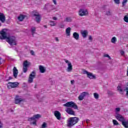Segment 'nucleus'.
<instances>
[{
	"label": "nucleus",
	"instance_id": "1",
	"mask_svg": "<svg viewBox=\"0 0 128 128\" xmlns=\"http://www.w3.org/2000/svg\"><path fill=\"white\" fill-rule=\"evenodd\" d=\"M115 117L118 120V122H122L124 127L128 128V120H126V118H124V116L120 114H116L115 116Z\"/></svg>",
	"mask_w": 128,
	"mask_h": 128
},
{
	"label": "nucleus",
	"instance_id": "2",
	"mask_svg": "<svg viewBox=\"0 0 128 128\" xmlns=\"http://www.w3.org/2000/svg\"><path fill=\"white\" fill-rule=\"evenodd\" d=\"M80 119L78 117H71L67 121V126L68 128H72L74 124H76L78 122Z\"/></svg>",
	"mask_w": 128,
	"mask_h": 128
},
{
	"label": "nucleus",
	"instance_id": "3",
	"mask_svg": "<svg viewBox=\"0 0 128 128\" xmlns=\"http://www.w3.org/2000/svg\"><path fill=\"white\" fill-rule=\"evenodd\" d=\"M10 30L8 29L4 28L0 31V40H6L10 36Z\"/></svg>",
	"mask_w": 128,
	"mask_h": 128
},
{
	"label": "nucleus",
	"instance_id": "4",
	"mask_svg": "<svg viewBox=\"0 0 128 128\" xmlns=\"http://www.w3.org/2000/svg\"><path fill=\"white\" fill-rule=\"evenodd\" d=\"M6 42L10 46H16V38L14 36H8Z\"/></svg>",
	"mask_w": 128,
	"mask_h": 128
},
{
	"label": "nucleus",
	"instance_id": "5",
	"mask_svg": "<svg viewBox=\"0 0 128 128\" xmlns=\"http://www.w3.org/2000/svg\"><path fill=\"white\" fill-rule=\"evenodd\" d=\"M63 106H67L68 108H72L74 110H78V105L72 101L68 102L65 104H64Z\"/></svg>",
	"mask_w": 128,
	"mask_h": 128
},
{
	"label": "nucleus",
	"instance_id": "6",
	"mask_svg": "<svg viewBox=\"0 0 128 128\" xmlns=\"http://www.w3.org/2000/svg\"><path fill=\"white\" fill-rule=\"evenodd\" d=\"M40 118V114H35L32 117L28 118V120L29 122H32L33 120V122H32V124H34V126H36V118Z\"/></svg>",
	"mask_w": 128,
	"mask_h": 128
},
{
	"label": "nucleus",
	"instance_id": "7",
	"mask_svg": "<svg viewBox=\"0 0 128 128\" xmlns=\"http://www.w3.org/2000/svg\"><path fill=\"white\" fill-rule=\"evenodd\" d=\"M32 14L34 16H36V20L38 24L40 22L41 16L38 12H36V10H34L32 12Z\"/></svg>",
	"mask_w": 128,
	"mask_h": 128
},
{
	"label": "nucleus",
	"instance_id": "8",
	"mask_svg": "<svg viewBox=\"0 0 128 128\" xmlns=\"http://www.w3.org/2000/svg\"><path fill=\"white\" fill-rule=\"evenodd\" d=\"M18 84H19L18 82H9L7 84L8 88V90H10L12 88H16L18 86Z\"/></svg>",
	"mask_w": 128,
	"mask_h": 128
},
{
	"label": "nucleus",
	"instance_id": "9",
	"mask_svg": "<svg viewBox=\"0 0 128 128\" xmlns=\"http://www.w3.org/2000/svg\"><path fill=\"white\" fill-rule=\"evenodd\" d=\"M30 62L28 61V60L24 61L23 63V68H22V70L24 72H28V68L30 66Z\"/></svg>",
	"mask_w": 128,
	"mask_h": 128
},
{
	"label": "nucleus",
	"instance_id": "10",
	"mask_svg": "<svg viewBox=\"0 0 128 128\" xmlns=\"http://www.w3.org/2000/svg\"><path fill=\"white\" fill-rule=\"evenodd\" d=\"M88 14V10H84L83 8H80L78 11V15L80 16H86Z\"/></svg>",
	"mask_w": 128,
	"mask_h": 128
},
{
	"label": "nucleus",
	"instance_id": "11",
	"mask_svg": "<svg viewBox=\"0 0 128 128\" xmlns=\"http://www.w3.org/2000/svg\"><path fill=\"white\" fill-rule=\"evenodd\" d=\"M36 72L33 71L32 72V73L30 74L28 80V82L29 84H32V82H34V78H36Z\"/></svg>",
	"mask_w": 128,
	"mask_h": 128
},
{
	"label": "nucleus",
	"instance_id": "12",
	"mask_svg": "<svg viewBox=\"0 0 128 128\" xmlns=\"http://www.w3.org/2000/svg\"><path fill=\"white\" fill-rule=\"evenodd\" d=\"M24 99L20 98V96H18V95H16L14 99V104H18L21 103L22 102H24Z\"/></svg>",
	"mask_w": 128,
	"mask_h": 128
},
{
	"label": "nucleus",
	"instance_id": "13",
	"mask_svg": "<svg viewBox=\"0 0 128 128\" xmlns=\"http://www.w3.org/2000/svg\"><path fill=\"white\" fill-rule=\"evenodd\" d=\"M65 62L68 64V67L67 68V71L68 72H70L72 70V62L68 61V60H64Z\"/></svg>",
	"mask_w": 128,
	"mask_h": 128
},
{
	"label": "nucleus",
	"instance_id": "14",
	"mask_svg": "<svg viewBox=\"0 0 128 128\" xmlns=\"http://www.w3.org/2000/svg\"><path fill=\"white\" fill-rule=\"evenodd\" d=\"M89 94L88 92H82L78 97V100H82L84 98V96H89Z\"/></svg>",
	"mask_w": 128,
	"mask_h": 128
},
{
	"label": "nucleus",
	"instance_id": "15",
	"mask_svg": "<svg viewBox=\"0 0 128 128\" xmlns=\"http://www.w3.org/2000/svg\"><path fill=\"white\" fill-rule=\"evenodd\" d=\"M54 116H55L56 118H57V120H60L62 119V114L58 110L54 112Z\"/></svg>",
	"mask_w": 128,
	"mask_h": 128
},
{
	"label": "nucleus",
	"instance_id": "16",
	"mask_svg": "<svg viewBox=\"0 0 128 128\" xmlns=\"http://www.w3.org/2000/svg\"><path fill=\"white\" fill-rule=\"evenodd\" d=\"M66 112L68 114H70L71 116H74L75 114L74 111L70 108H67L66 110Z\"/></svg>",
	"mask_w": 128,
	"mask_h": 128
},
{
	"label": "nucleus",
	"instance_id": "17",
	"mask_svg": "<svg viewBox=\"0 0 128 128\" xmlns=\"http://www.w3.org/2000/svg\"><path fill=\"white\" fill-rule=\"evenodd\" d=\"M0 22L4 24L6 22V16L3 13L0 12Z\"/></svg>",
	"mask_w": 128,
	"mask_h": 128
},
{
	"label": "nucleus",
	"instance_id": "18",
	"mask_svg": "<svg viewBox=\"0 0 128 128\" xmlns=\"http://www.w3.org/2000/svg\"><path fill=\"white\" fill-rule=\"evenodd\" d=\"M18 74V70L16 67H14L13 68V76L14 77L16 78Z\"/></svg>",
	"mask_w": 128,
	"mask_h": 128
},
{
	"label": "nucleus",
	"instance_id": "19",
	"mask_svg": "<svg viewBox=\"0 0 128 128\" xmlns=\"http://www.w3.org/2000/svg\"><path fill=\"white\" fill-rule=\"evenodd\" d=\"M81 34L82 35V38H85L86 36H88V32L86 30H84L81 32Z\"/></svg>",
	"mask_w": 128,
	"mask_h": 128
},
{
	"label": "nucleus",
	"instance_id": "20",
	"mask_svg": "<svg viewBox=\"0 0 128 128\" xmlns=\"http://www.w3.org/2000/svg\"><path fill=\"white\" fill-rule=\"evenodd\" d=\"M87 76L90 80H94V79H96V76L92 74V72H89L88 74V75H87Z\"/></svg>",
	"mask_w": 128,
	"mask_h": 128
},
{
	"label": "nucleus",
	"instance_id": "21",
	"mask_svg": "<svg viewBox=\"0 0 128 128\" xmlns=\"http://www.w3.org/2000/svg\"><path fill=\"white\" fill-rule=\"evenodd\" d=\"M73 38L76 40H78V38H80V34L76 32H74L73 34Z\"/></svg>",
	"mask_w": 128,
	"mask_h": 128
},
{
	"label": "nucleus",
	"instance_id": "22",
	"mask_svg": "<svg viewBox=\"0 0 128 128\" xmlns=\"http://www.w3.org/2000/svg\"><path fill=\"white\" fill-rule=\"evenodd\" d=\"M72 28L70 27L66 28V34L67 36H70V30Z\"/></svg>",
	"mask_w": 128,
	"mask_h": 128
},
{
	"label": "nucleus",
	"instance_id": "23",
	"mask_svg": "<svg viewBox=\"0 0 128 128\" xmlns=\"http://www.w3.org/2000/svg\"><path fill=\"white\" fill-rule=\"evenodd\" d=\"M39 70L40 72H41L42 74H44L46 72V69H44V67L42 66H39Z\"/></svg>",
	"mask_w": 128,
	"mask_h": 128
},
{
	"label": "nucleus",
	"instance_id": "24",
	"mask_svg": "<svg viewBox=\"0 0 128 128\" xmlns=\"http://www.w3.org/2000/svg\"><path fill=\"white\" fill-rule=\"evenodd\" d=\"M26 16H24V15L20 14L19 16H18V20L20 22H22V20H24Z\"/></svg>",
	"mask_w": 128,
	"mask_h": 128
},
{
	"label": "nucleus",
	"instance_id": "25",
	"mask_svg": "<svg viewBox=\"0 0 128 128\" xmlns=\"http://www.w3.org/2000/svg\"><path fill=\"white\" fill-rule=\"evenodd\" d=\"M72 20V18L68 16L66 18V19L64 20V22H71Z\"/></svg>",
	"mask_w": 128,
	"mask_h": 128
},
{
	"label": "nucleus",
	"instance_id": "26",
	"mask_svg": "<svg viewBox=\"0 0 128 128\" xmlns=\"http://www.w3.org/2000/svg\"><path fill=\"white\" fill-rule=\"evenodd\" d=\"M112 122H113L114 126H120V123H118V120H113Z\"/></svg>",
	"mask_w": 128,
	"mask_h": 128
},
{
	"label": "nucleus",
	"instance_id": "27",
	"mask_svg": "<svg viewBox=\"0 0 128 128\" xmlns=\"http://www.w3.org/2000/svg\"><path fill=\"white\" fill-rule=\"evenodd\" d=\"M50 25L51 26H56V24H55L54 21L50 20Z\"/></svg>",
	"mask_w": 128,
	"mask_h": 128
},
{
	"label": "nucleus",
	"instance_id": "28",
	"mask_svg": "<svg viewBox=\"0 0 128 128\" xmlns=\"http://www.w3.org/2000/svg\"><path fill=\"white\" fill-rule=\"evenodd\" d=\"M31 32L32 34V36H34V32H36V28L35 27H32L31 28Z\"/></svg>",
	"mask_w": 128,
	"mask_h": 128
},
{
	"label": "nucleus",
	"instance_id": "29",
	"mask_svg": "<svg viewBox=\"0 0 128 128\" xmlns=\"http://www.w3.org/2000/svg\"><path fill=\"white\" fill-rule=\"evenodd\" d=\"M116 38L113 37L111 40V42L112 44H116Z\"/></svg>",
	"mask_w": 128,
	"mask_h": 128
},
{
	"label": "nucleus",
	"instance_id": "30",
	"mask_svg": "<svg viewBox=\"0 0 128 128\" xmlns=\"http://www.w3.org/2000/svg\"><path fill=\"white\" fill-rule=\"evenodd\" d=\"M94 98L96 100H98V98H100V96L98 94V93H94Z\"/></svg>",
	"mask_w": 128,
	"mask_h": 128
},
{
	"label": "nucleus",
	"instance_id": "31",
	"mask_svg": "<svg viewBox=\"0 0 128 128\" xmlns=\"http://www.w3.org/2000/svg\"><path fill=\"white\" fill-rule=\"evenodd\" d=\"M124 20L126 22H128V16H125L124 18Z\"/></svg>",
	"mask_w": 128,
	"mask_h": 128
},
{
	"label": "nucleus",
	"instance_id": "32",
	"mask_svg": "<svg viewBox=\"0 0 128 128\" xmlns=\"http://www.w3.org/2000/svg\"><path fill=\"white\" fill-rule=\"evenodd\" d=\"M117 88H118V92H123V90H122V87L120 86H118L117 87Z\"/></svg>",
	"mask_w": 128,
	"mask_h": 128
},
{
	"label": "nucleus",
	"instance_id": "33",
	"mask_svg": "<svg viewBox=\"0 0 128 128\" xmlns=\"http://www.w3.org/2000/svg\"><path fill=\"white\" fill-rule=\"evenodd\" d=\"M120 108H117L115 109V112H116V114H118V112H120Z\"/></svg>",
	"mask_w": 128,
	"mask_h": 128
},
{
	"label": "nucleus",
	"instance_id": "34",
	"mask_svg": "<svg viewBox=\"0 0 128 128\" xmlns=\"http://www.w3.org/2000/svg\"><path fill=\"white\" fill-rule=\"evenodd\" d=\"M126 2H128V0H123L122 2V6H126Z\"/></svg>",
	"mask_w": 128,
	"mask_h": 128
},
{
	"label": "nucleus",
	"instance_id": "35",
	"mask_svg": "<svg viewBox=\"0 0 128 128\" xmlns=\"http://www.w3.org/2000/svg\"><path fill=\"white\" fill-rule=\"evenodd\" d=\"M46 128V123L44 122L42 126V128Z\"/></svg>",
	"mask_w": 128,
	"mask_h": 128
},
{
	"label": "nucleus",
	"instance_id": "36",
	"mask_svg": "<svg viewBox=\"0 0 128 128\" xmlns=\"http://www.w3.org/2000/svg\"><path fill=\"white\" fill-rule=\"evenodd\" d=\"M120 0H114V2L116 4H120Z\"/></svg>",
	"mask_w": 128,
	"mask_h": 128
},
{
	"label": "nucleus",
	"instance_id": "37",
	"mask_svg": "<svg viewBox=\"0 0 128 128\" xmlns=\"http://www.w3.org/2000/svg\"><path fill=\"white\" fill-rule=\"evenodd\" d=\"M90 72L86 70H83V74H87V76L88 75V74H89Z\"/></svg>",
	"mask_w": 128,
	"mask_h": 128
},
{
	"label": "nucleus",
	"instance_id": "38",
	"mask_svg": "<svg viewBox=\"0 0 128 128\" xmlns=\"http://www.w3.org/2000/svg\"><path fill=\"white\" fill-rule=\"evenodd\" d=\"M104 58H110V56H109V55L108 54H104Z\"/></svg>",
	"mask_w": 128,
	"mask_h": 128
},
{
	"label": "nucleus",
	"instance_id": "39",
	"mask_svg": "<svg viewBox=\"0 0 128 128\" xmlns=\"http://www.w3.org/2000/svg\"><path fill=\"white\" fill-rule=\"evenodd\" d=\"M59 27L60 28H64V24H61L59 26Z\"/></svg>",
	"mask_w": 128,
	"mask_h": 128
},
{
	"label": "nucleus",
	"instance_id": "40",
	"mask_svg": "<svg viewBox=\"0 0 128 128\" xmlns=\"http://www.w3.org/2000/svg\"><path fill=\"white\" fill-rule=\"evenodd\" d=\"M106 14L107 16H110V10L107 11V12H106Z\"/></svg>",
	"mask_w": 128,
	"mask_h": 128
},
{
	"label": "nucleus",
	"instance_id": "41",
	"mask_svg": "<svg viewBox=\"0 0 128 128\" xmlns=\"http://www.w3.org/2000/svg\"><path fill=\"white\" fill-rule=\"evenodd\" d=\"M30 54L32 56H34V50H31Z\"/></svg>",
	"mask_w": 128,
	"mask_h": 128
},
{
	"label": "nucleus",
	"instance_id": "42",
	"mask_svg": "<svg viewBox=\"0 0 128 128\" xmlns=\"http://www.w3.org/2000/svg\"><path fill=\"white\" fill-rule=\"evenodd\" d=\"M52 20H58V18H56V17L54 16L52 18Z\"/></svg>",
	"mask_w": 128,
	"mask_h": 128
},
{
	"label": "nucleus",
	"instance_id": "43",
	"mask_svg": "<svg viewBox=\"0 0 128 128\" xmlns=\"http://www.w3.org/2000/svg\"><path fill=\"white\" fill-rule=\"evenodd\" d=\"M52 2H54V4H56V0H52Z\"/></svg>",
	"mask_w": 128,
	"mask_h": 128
},
{
	"label": "nucleus",
	"instance_id": "44",
	"mask_svg": "<svg viewBox=\"0 0 128 128\" xmlns=\"http://www.w3.org/2000/svg\"><path fill=\"white\" fill-rule=\"evenodd\" d=\"M120 54H121L122 56H124V52L121 51L120 52Z\"/></svg>",
	"mask_w": 128,
	"mask_h": 128
},
{
	"label": "nucleus",
	"instance_id": "45",
	"mask_svg": "<svg viewBox=\"0 0 128 128\" xmlns=\"http://www.w3.org/2000/svg\"><path fill=\"white\" fill-rule=\"evenodd\" d=\"M70 82H71L72 84H74V80H72L70 81Z\"/></svg>",
	"mask_w": 128,
	"mask_h": 128
},
{
	"label": "nucleus",
	"instance_id": "46",
	"mask_svg": "<svg viewBox=\"0 0 128 128\" xmlns=\"http://www.w3.org/2000/svg\"><path fill=\"white\" fill-rule=\"evenodd\" d=\"M0 128H2V124L0 120Z\"/></svg>",
	"mask_w": 128,
	"mask_h": 128
},
{
	"label": "nucleus",
	"instance_id": "47",
	"mask_svg": "<svg viewBox=\"0 0 128 128\" xmlns=\"http://www.w3.org/2000/svg\"><path fill=\"white\" fill-rule=\"evenodd\" d=\"M55 40H56V42H60V40H58V37H56L55 38Z\"/></svg>",
	"mask_w": 128,
	"mask_h": 128
},
{
	"label": "nucleus",
	"instance_id": "48",
	"mask_svg": "<svg viewBox=\"0 0 128 128\" xmlns=\"http://www.w3.org/2000/svg\"><path fill=\"white\" fill-rule=\"evenodd\" d=\"M89 40H92V36H90Z\"/></svg>",
	"mask_w": 128,
	"mask_h": 128
},
{
	"label": "nucleus",
	"instance_id": "49",
	"mask_svg": "<svg viewBox=\"0 0 128 128\" xmlns=\"http://www.w3.org/2000/svg\"><path fill=\"white\" fill-rule=\"evenodd\" d=\"M126 76H128V68H127Z\"/></svg>",
	"mask_w": 128,
	"mask_h": 128
},
{
	"label": "nucleus",
	"instance_id": "50",
	"mask_svg": "<svg viewBox=\"0 0 128 128\" xmlns=\"http://www.w3.org/2000/svg\"><path fill=\"white\" fill-rule=\"evenodd\" d=\"M0 64H2V58H0Z\"/></svg>",
	"mask_w": 128,
	"mask_h": 128
},
{
	"label": "nucleus",
	"instance_id": "51",
	"mask_svg": "<svg viewBox=\"0 0 128 128\" xmlns=\"http://www.w3.org/2000/svg\"><path fill=\"white\" fill-rule=\"evenodd\" d=\"M12 77H9V78L8 79V80H12Z\"/></svg>",
	"mask_w": 128,
	"mask_h": 128
},
{
	"label": "nucleus",
	"instance_id": "52",
	"mask_svg": "<svg viewBox=\"0 0 128 128\" xmlns=\"http://www.w3.org/2000/svg\"><path fill=\"white\" fill-rule=\"evenodd\" d=\"M89 120H86V122L88 123Z\"/></svg>",
	"mask_w": 128,
	"mask_h": 128
},
{
	"label": "nucleus",
	"instance_id": "53",
	"mask_svg": "<svg viewBox=\"0 0 128 128\" xmlns=\"http://www.w3.org/2000/svg\"><path fill=\"white\" fill-rule=\"evenodd\" d=\"M44 28H48V26H44Z\"/></svg>",
	"mask_w": 128,
	"mask_h": 128
},
{
	"label": "nucleus",
	"instance_id": "54",
	"mask_svg": "<svg viewBox=\"0 0 128 128\" xmlns=\"http://www.w3.org/2000/svg\"><path fill=\"white\" fill-rule=\"evenodd\" d=\"M126 95L128 96V91H126Z\"/></svg>",
	"mask_w": 128,
	"mask_h": 128
},
{
	"label": "nucleus",
	"instance_id": "55",
	"mask_svg": "<svg viewBox=\"0 0 128 128\" xmlns=\"http://www.w3.org/2000/svg\"><path fill=\"white\" fill-rule=\"evenodd\" d=\"M0 26H1V25H0Z\"/></svg>",
	"mask_w": 128,
	"mask_h": 128
}]
</instances>
